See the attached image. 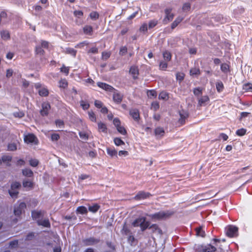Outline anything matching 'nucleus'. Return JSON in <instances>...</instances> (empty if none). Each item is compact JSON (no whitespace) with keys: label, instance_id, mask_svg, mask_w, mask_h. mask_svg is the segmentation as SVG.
Masks as SVG:
<instances>
[{"label":"nucleus","instance_id":"obj_30","mask_svg":"<svg viewBox=\"0 0 252 252\" xmlns=\"http://www.w3.org/2000/svg\"><path fill=\"white\" fill-rule=\"evenodd\" d=\"M76 212L77 213L82 215L87 214L88 213V210L86 207L84 206H81L77 207Z\"/></svg>","mask_w":252,"mask_h":252},{"label":"nucleus","instance_id":"obj_31","mask_svg":"<svg viewBox=\"0 0 252 252\" xmlns=\"http://www.w3.org/2000/svg\"><path fill=\"white\" fill-rule=\"evenodd\" d=\"M209 100V98L208 96H203L199 99L198 106H201L203 105H204L206 102H208Z\"/></svg>","mask_w":252,"mask_h":252},{"label":"nucleus","instance_id":"obj_28","mask_svg":"<svg viewBox=\"0 0 252 252\" xmlns=\"http://www.w3.org/2000/svg\"><path fill=\"white\" fill-rule=\"evenodd\" d=\"M1 37L2 39L6 40L10 38V33L6 30H3L0 32Z\"/></svg>","mask_w":252,"mask_h":252},{"label":"nucleus","instance_id":"obj_14","mask_svg":"<svg viewBox=\"0 0 252 252\" xmlns=\"http://www.w3.org/2000/svg\"><path fill=\"white\" fill-rule=\"evenodd\" d=\"M129 73L132 75L134 80L137 79L139 75V69L138 66L132 65L129 69Z\"/></svg>","mask_w":252,"mask_h":252},{"label":"nucleus","instance_id":"obj_20","mask_svg":"<svg viewBox=\"0 0 252 252\" xmlns=\"http://www.w3.org/2000/svg\"><path fill=\"white\" fill-rule=\"evenodd\" d=\"M149 229H151L152 230V232L155 233L156 232H158L159 234H162V230L158 227V225L157 224H153L150 226Z\"/></svg>","mask_w":252,"mask_h":252},{"label":"nucleus","instance_id":"obj_62","mask_svg":"<svg viewBox=\"0 0 252 252\" xmlns=\"http://www.w3.org/2000/svg\"><path fill=\"white\" fill-rule=\"evenodd\" d=\"M60 135L58 133H53L51 135V139L53 141H57L60 139Z\"/></svg>","mask_w":252,"mask_h":252},{"label":"nucleus","instance_id":"obj_43","mask_svg":"<svg viewBox=\"0 0 252 252\" xmlns=\"http://www.w3.org/2000/svg\"><path fill=\"white\" fill-rule=\"evenodd\" d=\"M89 16L92 20H96L98 19L99 15L96 11H93L90 13Z\"/></svg>","mask_w":252,"mask_h":252},{"label":"nucleus","instance_id":"obj_15","mask_svg":"<svg viewBox=\"0 0 252 252\" xmlns=\"http://www.w3.org/2000/svg\"><path fill=\"white\" fill-rule=\"evenodd\" d=\"M129 114L135 121H138L139 120L140 113L137 109H132L130 110Z\"/></svg>","mask_w":252,"mask_h":252},{"label":"nucleus","instance_id":"obj_19","mask_svg":"<svg viewBox=\"0 0 252 252\" xmlns=\"http://www.w3.org/2000/svg\"><path fill=\"white\" fill-rule=\"evenodd\" d=\"M154 132L156 136H160V137L163 136L165 134L164 129L160 126L156 127Z\"/></svg>","mask_w":252,"mask_h":252},{"label":"nucleus","instance_id":"obj_11","mask_svg":"<svg viewBox=\"0 0 252 252\" xmlns=\"http://www.w3.org/2000/svg\"><path fill=\"white\" fill-rule=\"evenodd\" d=\"M113 95V100L115 103L117 104H120L123 99V95L119 93L117 90L114 91Z\"/></svg>","mask_w":252,"mask_h":252},{"label":"nucleus","instance_id":"obj_3","mask_svg":"<svg viewBox=\"0 0 252 252\" xmlns=\"http://www.w3.org/2000/svg\"><path fill=\"white\" fill-rule=\"evenodd\" d=\"M172 8H167L164 10L165 16L163 20V23L164 24H167L169 22L172 21L174 18V14L172 13Z\"/></svg>","mask_w":252,"mask_h":252},{"label":"nucleus","instance_id":"obj_37","mask_svg":"<svg viewBox=\"0 0 252 252\" xmlns=\"http://www.w3.org/2000/svg\"><path fill=\"white\" fill-rule=\"evenodd\" d=\"M200 74V71L199 68L193 67L191 68L190 70V75L191 76L193 75H199Z\"/></svg>","mask_w":252,"mask_h":252},{"label":"nucleus","instance_id":"obj_44","mask_svg":"<svg viewBox=\"0 0 252 252\" xmlns=\"http://www.w3.org/2000/svg\"><path fill=\"white\" fill-rule=\"evenodd\" d=\"M88 115L89 119L93 122H95L96 121V116L93 111H88Z\"/></svg>","mask_w":252,"mask_h":252},{"label":"nucleus","instance_id":"obj_39","mask_svg":"<svg viewBox=\"0 0 252 252\" xmlns=\"http://www.w3.org/2000/svg\"><path fill=\"white\" fill-rule=\"evenodd\" d=\"M147 94L148 96L150 98H155L157 95V93L155 90H148Z\"/></svg>","mask_w":252,"mask_h":252},{"label":"nucleus","instance_id":"obj_21","mask_svg":"<svg viewBox=\"0 0 252 252\" xmlns=\"http://www.w3.org/2000/svg\"><path fill=\"white\" fill-rule=\"evenodd\" d=\"M43 215V212L41 211L33 210L32 211V217L34 220L40 218Z\"/></svg>","mask_w":252,"mask_h":252},{"label":"nucleus","instance_id":"obj_32","mask_svg":"<svg viewBox=\"0 0 252 252\" xmlns=\"http://www.w3.org/2000/svg\"><path fill=\"white\" fill-rule=\"evenodd\" d=\"M23 186L24 188H28L30 189H32L33 187V183L32 181L24 180Z\"/></svg>","mask_w":252,"mask_h":252},{"label":"nucleus","instance_id":"obj_9","mask_svg":"<svg viewBox=\"0 0 252 252\" xmlns=\"http://www.w3.org/2000/svg\"><path fill=\"white\" fill-rule=\"evenodd\" d=\"M231 66L230 62H227L226 63H221V72L225 74V79H227L228 74H230L231 72Z\"/></svg>","mask_w":252,"mask_h":252},{"label":"nucleus","instance_id":"obj_58","mask_svg":"<svg viewBox=\"0 0 252 252\" xmlns=\"http://www.w3.org/2000/svg\"><path fill=\"white\" fill-rule=\"evenodd\" d=\"M159 108V104L158 101H154L152 103L151 109H153L154 111H157Z\"/></svg>","mask_w":252,"mask_h":252},{"label":"nucleus","instance_id":"obj_5","mask_svg":"<svg viewBox=\"0 0 252 252\" xmlns=\"http://www.w3.org/2000/svg\"><path fill=\"white\" fill-rule=\"evenodd\" d=\"M24 142L27 144L34 143L37 144L38 140L35 135L33 133H29L24 138Z\"/></svg>","mask_w":252,"mask_h":252},{"label":"nucleus","instance_id":"obj_56","mask_svg":"<svg viewBox=\"0 0 252 252\" xmlns=\"http://www.w3.org/2000/svg\"><path fill=\"white\" fill-rule=\"evenodd\" d=\"M176 79L180 82L182 81L185 77V74L184 73L177 72L176 75Z\"/></svg>","mask_w":252,"mask_h":252},{"label":"nucleus","instance_id":"obj_64","mask_svg":"<svg viewBox=\"0 0 252 252\" xmlns=\"http://www.w3.org/2000/svg\"><path fill=\"white\" fill-rule=\"evenodd\" d=\"M127 52V48L126 46H122L121 47L120 50L119 54L120 55H125Z\"/></svg>","mask_w":252,"mask_h":252},{"label":"nucleus","instance_id":"obj_23","mask_svg":"<svg viewBox=\"0 0 252 252\" xmlns=\"http://www.w3.org/2000/svg\"><path fill=\"white\" fill-rule=\"evenodd\" d=\"M106 151L107 154L110 156L111 157H117V151L115 150V149L113 148L108 147L106 148Z\"/></svg>","mask_w":252,"mask_h":252},{"label":"nucleus","instance_id":"obj_22","mask_svg":"<svg viewBox=\"0 0 252 252\" xmlns=\"http://www.w3.org/2000/svg\"><path fill=\"white\" fill-rule=\"evenodd\" d=\"M183 18L178 16L171 24V28L172 30L174 29L183 20Z\"/></svg>","mask_w":252,"mask_h":252},{"label":"nucleus","instance_id":"obj_17","mask_svg":"<svg viewBox=\"0 0 252 252\" xmlns=\"http://www.w3.org/2000/svg\"><path fill=\"white\" fill-rule=\"evenodd\" d=\"M83 31L85 34L92 35L93 33V28L90 25H85L83 28Z\"/></svg>","mask_w":252,"mask_h":252},{"label":"nucleus","instance_id":"obj_63","mask_svg":"<svg viewBox=\"0 0 252 252\" xmlns=\"http://www.w3.org/2000/svg\"><path fill=\"white\" fill-rule=\"evenodd\" d=\"M73 14L75 17L79 18L83 16V12L81 10H75L73 12Z\"/></svg>","mask_w":252,"mask_h":252},{"label":"nucleus","instance_id":"obj_61","mask_svg":"<svg viewBox=\"0 0 252 252\" xmlns=\"http://www.w3.org/2000/svg\"><path fill=\"white\" fill-rule=\"evenodd\" d=\"M88 54H97L98 53V49L96 47H93L91 48L87 52Z\"/></svg>","mask_w":252,"mask_h":252},{"label":"nucleus","instance_id":"obj_7","mask_svg":"<svg viewBox=\"0 0 252 252\" xmlns=\"http://www.w3.org/2000/svg\"><path fill=\"white\" fill-rule=\"evenodd\" d=\"M200 252H216L217 248L211 244L202 245L199 247Z\"/></svg>","mask_w":252,"mask_h":252},{"label":"nucleus","instance_id":"obj_45","mask_svg":"<svg viewBox=\"0 0 252 252\" xmlns=\"http://www.w3.org/2000/svg\"><path fill=\"white\" fill-rule=\"evenodd\" d=\"M143 220V217L135 219L132 223V225L134 227L140 226V224Z\"/></svg>","mask_w":252,"mask_h":252},{"label":"nucleus","instance_id":"obj_54","mask_svg":"<svg viewBox=\"0 0 252 252\" xmlns=\"http://www.w3.org/2000/svg\"><path fill=\"white\" fill-rule=\"evenodd\" d=\"M8 150L10 151H15L17 150V145L15 143H9L8 145Z\"/></svg>","mask_w":252,"mask_h":252},{"label":"nucleus","instance_id":"obj_8","mask_svg":"<svg viewBox=\"0 0 252 252\" xmlns=\"http://www.w3.org/2000/svg\"><path fill=\"white\" fill-rule=\"evenodd\" d=\"M151 196L152 194L150 192H145L144 191H139L133 198L135 200H140L148 198Z\"/></svg>","mask_w":252,"mask_h":252},{"label":"nucleus","instance_id":"obj_34","mask_svg":"<svg viewBox=\"0 0 252 252\" xmlns=\"http://www.w3.org/2000/svg\"><path fill=\"white\" fill-rule=\"evenodd\" d=\"M12 157L10 156L3 155L2 157V160L3 162L6 163V165L10 166L9 162L12 160Z\"/></svg>","mask_w":252,"mask_h":252},{"label":"nucleus","instance_id":"obj_26","mask_svg":"<svg viewBox=\"0 0 252 252\" xmlns=\"http://www.w3.org/2000/svg\"><path fill=\"white\" fill-rule=\"evenodd\" d=\"M22 174L24 176L32 177L33 175L32 171L30 168H25L22 170Z\"/></svg>","mask_w":252,"mask_h":252},{"label":"nucleus","instance_id":"obj_18","mask_svg":"<svg viewBox=\"0 0 252 252\" xmlns=\"http://www.w3.org/2000/svg\"><path fill=\"white\" fill-rule=\"evenodd\" d=\"M242 90L244 93H252V83L250 82L244 83L242 86Z\"/></svg>","mask_w":252,"mask_h":252},{"label":"nucleus","instance_id":"obj_53","mask_svg":"<svg viewBox=\"0 0 252 252\" xmlns=\"http://www.w3.org/2000/svg\"><path fill=\"white\" fill-rule=\"evenodd\" d=\"M35 53L38 55H43L45 53V51L41 46H36L35 47Z\"/></svg>","mask_w":252,"mask_h":252},{"label":"nucleus","instance_id":"obj_2","mask_svg":"<svg viewBox=\"0 0 252 252\" xmlns=\"http://www.w3.org/2000/svg\"><path fill=\"white\" fill-rule=\"evenodd\" d=\"M226 236L230 238L237 237L238 235V228L234 225H229L225 228Z\"/></svg>","mask_w":252,"mask_h":252},{"label":"nucleus","instance_id":"obj_41","mask_svg":"<svg viewBox=\"0 0 252 252\" xmlns=\"http://www.w3.org/2000/svg\"><path fill=\"white\" fill-rule=\"evenodd\" d=\"M65 53L70 54L73 57H75L77 53V51L72 48H66L65 50Z\"/></svg>","mask_w":252,"mask_h":252},{"label":"nucleus","instance_id":"obj_33","mask_svg":"<svg viewBox=\"0 0 252 252\" xmlns=\"http://www.w3.org/2000/svg\"><path fill=\"white\" fill-rule=\"evenodd\" d=\"M100 206L97 204H94L93 206H89L88 210L89 211L95 213L98 211L100 208Z\"/></svg>","mask_w":252,"mask_h":252},{"label":"nucleus","instance_id":"obj_13","mask_svg":"<svg viewBox=\"0 0 252 252\" xmlns=\"http://www.w3.org/2000/svg\"><path fill=\"white\" fill-rule=\"evenodd\" d=\"M97 85L98 87L106 91L112 92L114 91H116V89L114 87L105 83L98 82L97 83Z\"/></svg>","mask_w":252,"mask_h":252},{"label":"nucleus","instance_id":"obj_38","mask_svg":"<svg viewBox=\"0 0 252 252\" xmlns=\"http://www.w3.org/2000/svg\"><path fill=\"white\" fill-rule=\"evenodd\" d=\"M68 86V82L65 79H62L59 81V87L65 89Z\"/></svg>","mask_w":252,"mask_h":252},{"label":"nucleus","instance_id":"obj_29","mask_svg":"<svg viewBox=\"0 0 252 252\" xmlns=\"http://www.w3.org/2000/svg\"><path fill=\"white\" fill-rule=\"evenodd\" d=\"M127 242L130 246H133L136 245L137 241L134 236L131 234L127 237Z\"/></svg>","mask_w":252,"mask_h":252},{"label":"nucleus","instance_id":"obj_40","mask_svg":"<svg viewBox=\"0 0 252 252\" xmlns=\"http://www.w3.org/2000/svg\"><path fill=\"white\" fill-rule=\"evenodd\" d=\"M168 94L164 91L160 92L158 96L159 99L167 100L168 99Z\"/></svg>","mask_w":252,"mask_h":252},{"label":"nucleus","instance_id":"obj_42","mask_svg":"<svg viewBox=\"0 0 252 252\" xmlns=\"http://www.w3.org/2000/svg\"><path fill=\"white\" fill-rule=\"evenodd\" d=\"M196 235L199 236H201L203 237L205 235V233L204 231L203 230L202 228L201 227H199L196 228Z\"/></svg>","mask_w":252,"mask_h":252},{"label":"nucleus","instance_id":"obj_52","mask_svg":"<svg viewBox=\"0 0 252 252\" xmlns=\"http://www.w3.org/2000/svg\"><path fill=\"white\" fill-rule=\"evenodd\" d=\"M9 193L12 197L17 198L19 192L17 191V190L12 189L11 188H10V189L9 190Z\"/></svg>","mask_w":252,"mask_h":252},{"label":"nucleus","instance_id":"obj_49","mask_svg":"<svg viewBox=\"0 0 252 252\" xmlns=\"http://www.w3.org/2000/svg\"><path fill=\"white\" fill-rule=\"evenodd\" d=\"M168 64L166 62L161 61L159 64V69L162 70H166L167 68Z\"/></svg>","mask_w":252,"mask_h":252},{"label":"nucleus","instance_id":"obj_47","mask_svg":"<svg viewBox=\"0 0 252 252\" xmlns=\"http://www.w3.org/2000/svg\"><path fill=\"white\" fill-rule=\"evenodd\" d=\"M80 105L84 110H87L90 107V104L88 102L84 100L80 101Z\"/></svg>","mask_w":252,"mask_h":252},{"label":"nucleus","instance_id":"obj_4","mask_svg":"<svg viewBox=\"0 0 252 252\" xmlns=\"http://www.w3.org/2000/svg\"><path fill=\"white\" fill-rule=\"evenodd\" d=\"M100 242V239L94 237L87 238L82 240V243L84 246H93L97 244Z\"/></svg>","mask_w":252,"mask_h":252},{"label":"nucleus","instance_id":"obj_59","mask_svg":"<svg viewBox=\"0 0 252 252\" xmlns=\"http://www.w3.org/2000/svg\"><path fill=\"white\" fill-rule=\"evenodd\" d=\"M29 163L31 166L36 167L39 164V161L36 159H31L29 160Z\"/></svg>","mask_w":252,"mask_h":252},{"label":"nucleus","instance_id":"obj_12","mask_svg":"<svg viewBox=\"0 0 252 252\" xmlns=\"http://www.w3.org/2000/svg\"><path fill=\"white\" fill-rule=\"evenodd\" d=\"M180 118L179 119V123L182 125H183L186 123V120L189 117V113L184 110H182L179 111Z\"/></svg>","mask_w":252,"mask_h":252},{"label":"nucleus","instance_id":"obj_51","mask_svg":"<svg viewBox=\"0 0 252 252\" xmlns=\"http://www.w3.org/2000/svg\"><path fill=\"white\" fill-rule=\"evenodd\" d=\"M246 131L247 130L246 129L242 128L238 129L236 132V134L238 136H242L246 134Z\"/></svg>","mask_w":252,"mask_h":252},{"label":"nucleus","instance_id":"obj_36","mask_svg":"<svg viewBox=\"0 0 252 252\" xmlns=\"http://www.w3.org/2000/svg\"><path fill=\"white\" fill-rule=\"evenodd\" d=\"M163 57L166 62H169L171 59L172 55L170 52L165 51L163 53Z\"/></svg>","mask_w":252,"mask_h":252},{"label":"nucleus","instance_id":"obj_57","mask_svg":"<svg viewBox=\"0 0 252 252\" xmlns=\"http://www.w3.org/2000/svg\"><path fill=\"white\" fill-rule=\"evenodd\" d=\"M111 56L110 52H102V59L104 60H106L110 58Z\"/></svg>","mask_w":252,"mask_h":252},{"label":"nucleus","instance_id":"obj_1","mask_svg":"<svg viewBox=\"0 0 252 252\" xmlns=\"http://www.w3.org/2000/svg\"><path fill=\"white\" fill-rule=\"evenodd\" d=\"M174 214V211L167 210L166 211H160L153 214H151L149 215V217L152 220H161L168 219Z\"/></svg>","mask_w":252,"mask_h":252},{"label":"nucleus","instance_id":"obj_35","mask_svg":"<svg viewBox=\"0 0 252 252\" xmlns=\"http://www.w3.org/2000/svg\"><path fill=\"white\" fill-rule=\"evenodd\" d=\"M38 94L41 96H47L49 95V91L47 88H42L38 91Z\"/></svg>","mask_w":252,"mask_h":252},{"label":"nucleus","instance_id":"obj_10","mask_svg":"<svg viewBox=\"0 0 252 252\" xmlns=\"http://www.w3.org/2000/svg\"><path fill=\"white\" fill-rule=\"evenodd\" d=\"M51 108L50 104L48 102H44L42 104V109L40 111V113L42 116H46L48 115L49 110Z\"/></svg>","mask_w":252,"mask_h":252},{"label":"nucleus","instance_id":"obj_50","mask_svg":"<svg viewBox=\"0 0 252 252\" xmlns=\"http://www.w3.org/2000/svg\"><path fill=\"white\" fill-rule=\"evenodd\" d=\"M158 21L157 20H152L149 22L148 28L149 29H152L157 25Z\"/></svg>","mask_w":252,"mask_h":252},{"label":"nucleus","instance_id":"obj_25","mask_svg":"<svg viewBox=\"0 0 252 252\" xmlns=\"http://www.w3.org/2000/svg\"><path fill=\"white\" fill-rule=\"evenodd\" d=\"M38 225H42L46 227H50V223L48 219H45L44 220H38L37 221Z\"/></svg>","mask_w":252,"mask_h":252},{"label":"nucleus","instance_id":"obj_27","mask_svg":"<svg viewBox=\"0 0 252 252\" xmlns=\"http://www.w3.org/2000/svg\"><path fill=\"white\" fill-rule=\"evenodd\" d=\"M98 130L99 132L107 133V128L106 125L104 123L99 122L98 123Z\"/></svg>","mask_w":252,"mask_h":252},{"label":"nucleus","instance_id":"obj_6","mask_svg":"<svg viewBox=\"0 0 252 252\" xmlns=\"http://www.w3.org/2000/svg\"><path fill=\"white\" fill-rule=\"evenodd\" d=\"M26 208V204L25 202H21L19 204L15 206L14 209V214L16 216L20 217L23 212H25V209Z\"/></svg>","mask_w":252,"mask_h":252},{"label":"nucleus","instance_id":"obj_24","mask_svg":"<svg viewBox=\"0 0 252 252\" xmlns=\"http://www.w3.org/2000/svg\"><path fill=\"white\" fill-rule=\"evenodd\" d=\"M121 232L124 235H127L128 234H131V232L130 229H129L128 226L126 224V222H125L123 224V228L121 230Z\"/></svg>","mask_w":252,"mask_h":252},{"label":"nucleus","instance_id":"obj_60","mask_svg":"<svg viewBox=\"0 0 252 252\" xmlns=\"http://www.w3.org/2000/svg\"><path fill=\"white\" fill-rule=\"evenodd\" d=\"M60 71L61 72L65 73L66 75H67L69 74V68L68 67H66L64 65H63L60 68Z\"/></svg>","mask_w":252,"mask_h":252},{"label":"nucleus","instance_id":"obj_16","mask_svg":"<svg viewBox=\"0 0 252 252\" xmlns=\"http://www.w3.org/2000/svg\"><path fill=\"white\" fill-rule=\"evenodd\" d=\"M140 227L142 231H145L150 227V222L149 221H146V218L143 217V220L140 224Z\"/></svg>","mask_w":252,"mask_h":252},{"label":"nucleus","instance_id":"obj_48","mask_svg":"<svg viewBox=\"0 0 252 252\" xmlns=\"http://www.w3.org/2000/svg\"><path fill=\"white\" fill-rule=\"evenodd\" d=\"M116 128L118 131L121 134L125 135L127 134L126 130L124 126H120Z\"/></svg>","mask_w":252,"mask_h":252},{"label":"nucleus","instance_id":"obj_46","mask_svg":"<svg viewBox=\"0 0 252 252\" xmlns=\"http://www.w3.org/2000/svg\"><path fill=\"white\" fill-rule=\"evenodd\" d=\"M114 142L115 144L117 146L124 145L125 144V142L120 138L118 137H116L114 139Z\"/></svg>","mask_w":252,"mask_h":252},{"label":"nucleus","instance_id":"obj_55","mask_svg":"<svg viewBox=\"0 0 252 252\" xmlns=\"http://www.w3.org/2000/svg\"><path fill=\"white\" fill-rule=\"evenodd\" d=\"M21 187V184L18 182H15L13 183L11 185V188L12 189L17 190Z\"/></svg>","mask_w":252,"mask_h":252}]
</instances>
